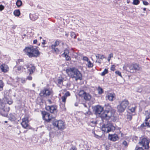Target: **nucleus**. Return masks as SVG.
Returning <instances> with one entry per match:
<instances>
[{
	"label": "nucleus",
	"mask_w": 150,
	"mask_h": 150,
	"mask_svg": "<svg viewBox=\"0 0 150 150\" xmlns=\"http://www.w3.org/2000/svg\"><path fill=\"white\" fill-rule=\"evenodd\" d=\"M38 48V47H26L23 50V51L30 57H37L40 54Z\"/></svg>",
	"instance_id": "obj_1"
},
{
	"label": "nucleus",
	"mask_w": 150,
	"mask_h": 150,
	"mask_svg": "<svg viewBox=\"0 0 150 150\" xmlns=\"http://www.w3.org/2000/svg\"><path fill=\"white\" fill-rule=\"evenodd\" d=\"M66 72L68 76L72 78H75L76 81L81 79V74L77 69L74 68H69L66 69Z\"/></svg>",
	"instance_id": "obj_2"
},
{
	"label": "nucleus",
	"mask_w": 150,
	"mask_h": 150,
	"mask_svg": "<svg viewBox=\"0 0 150 150\" xmlns=\"http://www.w3.org/2000/svg\"><path fill=\"white\" fill-rule=\"evenodd\" d=\"M129 104L128 100H125L122 101L117 106V111L119 112H122L125 110V109Z\"/></svg>",
	"instance_id": "obj_3"
},
{
	"label": "nucleus",
	"mask_w": 150,
	"mask_h": 150,
	"mask_svg": "<svg viewBox=\"0 0 150 150\" xmlns=\"http://www.w3.org/2000/svg\"><path fill=\"white\" fill-rule=\"evenodd\" d=\"M23 68L24 69H28V71L29 72V75L31 74L34 72L35 70V67L33 65L30 64L27 65H25L23 66H20L18 68V70L20 71L23 70Z\"/></svg>",
	"instance_id": "obj_4"
},
{
	"label": "nucleus",
	"mask_w": 150,
	"mask_h": 150,
	"mask_svg": "<svg viewBox=\"0 0 150 150\" xmlns=\"http://www.w3.org/2000/svg\"><path fill=\"white\" fill-rule=\"evenodd\" d=\"M115 129V127L110 122H108L106 125H104L102 127V131L106 133L113 131Z\"/></svg>",
	"instance_id": "obj_5"
},
{
	"label": "nucleus",
	"mask_w": 150,
	"mask_h": 150,
	"mask_svg": "<svg viewBox=\"0 0 150 150\" xmlns=\"http://www.w3.org/2000/svg\"><path fill=\"white\" fill-rule=\"evenodd\" d=\"M5 104L2 101L0 102V115L6 117L8 114V112L9 110V108H5Z\"/></svg>",
	"instance_id": "obj_6"
},
{
	"label": "nucleus",
	"mask_w": 150,
	"mask_h": 150,
	"mask_svg": "<svg viewBox=\"0 0 150 150\" xmlns=\"http://www.w3.org/2000/svg\"><path fill=\"white\" fill-rule=\"evenodd\" d=\"M149 141L146 138L142 137L140 138V141L139 142V144L144 147L145 149H148L149 147Z\"/></svg>",
	"instance_id": "obj_7"
},
{
	"label": "nucleus",
	"mask_w": 150,
	"mask_h": 150,
	"mask_svg": "<svg viewBox=\"0 0 150 150\" xmlns=\"http://www.w3.org/2000/svg\"><path fill=\"white\" fill-rule=\"evenodd\" d=\"M53 124L54 126L57 127L58 129L61 130L64 129V122L62 120H59L56 121L53 123Z\"/></svg>",
	"instance_id": "obj_8"
},
{
	"label": "nucleus",
	"mask_w": 150,
	"mask_h": 150,
	"mask_svg": "<svg viewBox=\"0 0 150 150\" xmlns=\"http://www.w3.org/2000/svg\"><path fill=\"white\" fill-rule=\"evenodd\" d=\"M145 115H146V117L145 119V125H144V126L150 127V113L149 114L148 111H146Z\"/></svg>",
	"instance_id": "obj_9"
},
{
	"label": "nucleus",
	"mask_w": 150,
	"mask_h": 150,
	"mask_svg": "<svg viewBox=\"0 0 150 150\" xmlns=\"http://www.w3.org/2000/svg\"><path fill=\"white\" fill-rule=\"evenodd\" d=\"M43 119L47 122H50L52 119L50 118V115L49 113L46 112H42Z\"/></svg>",
	"instance_id": "obj_10"
},
{
	"label": "nucleus",
	"mask_w": 150,
	"mask_h": 150,
	"mask_svg": "<svg viewBox=\"0 0 150 150\" xmlns=\"http://www.w3.org/2000/svg\"><path fill=\"white\" fill-rule=\"evenodd\" d=\"M50 93L51 92L50 90L47 89H45L41 91L40 95L41 97H45L49 96Z\"/></svg>",
	"instance_id": "obj_11"
},
{
	"label": "nucleus",
	"mask_w": 150,
	"mask_h": 150,
	"mask_svg": "<svg viewBox=\"0 0 150 150\" xmlns=\"http://www.w3.org/2000/svg\"><path fill=\"white\" fill-rule=\"evenodd\" d=\"M130 70H134L136 71L140 70L141 68L139 65L137 64H133L129 66Z\"/></svg>",
	"instance_id": "obj_12"
},
{
	"label": "nucleus",
	"mask_w": 150,
	"mask_h": 150,
	"mask_svg": "<svg viewBox=\"0 0 150 150\" xmlns=\"http://www.w3.org/2000/svg\"><path fill=\"white\" fill-rule=\"evenodd\" d=\"M46 109L47 111H50L51 113L55 114L57 112V108L55 106H48L46 107Z\"/></svg>",
	"instance_id": "obj_13"
},
{
	"label": "nucleus",
	"mask_w": 150,
	"mask_h": 150,
	"mask_svg": "<svg viewBox=\"0 0 150 150\" xmlns=\"http://www.w3.org/2000/svg\"><path fill=\"white\" fill-rule=\"evenodd\" d=\"M108 139L112 141L115 142L119 139L118 135L116 134H109Z\"/></svg>",
	"instance_id": "obj_14"
},
{
	"label": "nucleus",
	"mask_w": 150,
	"mask_h": 150,
	"mask_svg": "<svg viewBox=\"0 0 150 150\" xmlns=\"http://www.w3.org/2000/svg\"><path fill=\"white\" fill-rule=\"evenodd\" d=\"M103 108L100 106L98 105L96 106L95 109V114L98 116L103 111Z\"/></svg>",
	"instance_id": "obj_15"
},
{
	"label": "nucleus",
	"mask_w": 150,
	"mask_h": 150,
	"mask_svg": "<svg viewBox=\"0 0 150 150\" xmlns=\"http://www.w3.org/2000/svg\"><path fill=\"white\" fill-rule=\"evenodd\" d=\"M28 120L27 118H24L22 119V122L21 124L24 128L26 129L28 127Z\"/></svg>",
	"instance_id": "obj_16"
},
{
	"label": "nucleus",
	"mask_w": 150,
	"mask_h": 150,
	"mask_svg": "<svg viewBox=\"0 0 150 150\" xmlns=\"http://www.w3.org/2000/svg\"><path fill=\"white\" fill-rule=\"evenodd\" d=\"M115 95L114 93H109L108 94L106 98L110 101H112L115 99Z\"/></svg>",
	"instance_id": "obj_17"
},
{
	"label": "nucleus",
	"mask_w": 150,
	"mask_h": 150,
	"mask_svg": "<svg viewBox=\"0 0 150 150\" xmlns=\"http://www.w3.org/2000/svg\"><path fill=\"white\" fill-rule=\"evenodd\" d=\"M0 68L1 71L5 73L7 72L8 70V66L4 64H3L1 66Z\"/></svg>",
	"instance_id": "obj_18"
},
{
	"label": "nucleus",
	"mask_w": 150,
	"mask_h": 150,
	"mask_svg": "<svg viewBox=\"0 0 150 150\" xmlns=\"http://www.w3.org/2000/svg\"><path fill=\"white\" fill-rule=\"evenodd\" d=\"M147 88H145L144 90H143L141 87L138 88L137 90V91L139 93H141L142 94H144L146 93L149 92L147 90Z\"/></svg>",
	"instance_id": "obj_19"
},
{
	"label": "nucleus",
	"mask_w": 150,
	"mask_h": 150,
	"mask_svg": "<svg viewBox=\"0 0 150 150\" xmlns=\"http://www.w3.org/2000/svg\"><path fill=\"white\" fill-rule=\"evenodd\" d=\"M30 19L33 21H35L38 18V14L37 13L33 14H30Z\"/></svg>",
	"instance_id": "obj_20"
},
{
	"label": "nucleus",
	"mask_w": 150,
	"mask_h": 150,
	"mask_svg": "<svg viewBox=\"0 0 150 150\" xmlns=\"http://www.w3.org/2000/svg\"><path fill=\"white\" fill-rule=\"evenodd\" d=\"M99 116L102 119H105L107 120V117L106 111L105 110L104 111H103V112L101 113Z\"/></svg>",
	"instance_id": "obj_21"
},
{
	"label": "nucleus",
	"mask_w": 150,
	"mask_h": 150,
	"mask_svg": "<svg viewBox=\"0 0 150 150\" xmlns=\"http://www.w3.org/2000/svg\"><path fill=\"white\" fill-rule=\"evenodd\" d=\"M83 97L86 100H89L91 99V96L89 94L86 93Z\"/></svg>",
	"instance_id": "obj_22"
},
{
	"label": "nucleus",
	"mask_w": 150,
	"mask_h": 150,
	"mask_svg": "<svg viewBox=\"0 0 150 150\" xmlns=\"http://www.w3.org/2000/svg\"><path fill=\"white\" fill-rule=\"evenodd\" d=\"M104 108L105 109V111H107V110L110 111L111 108L110 106L108 103L105 104Z\"/></svg>",
	"instance_id": "obj_23"
},
{
	"label": "nucleus",
	"mask_w": 150,
	"mask_h": 150,
	"mask_svg": "<svg viewBox=\"0 0 150 150\" xmlns=\"http://www.w3.org/2000/svg\"><path fill=\"white\" fill-rule=\"evenodd\" d=\"M106 112L107 115V120H108L113 115L112 114L111 111L107 110Z\"/></svg>",
	"instance_id": "obj_24"
},
{
	"label": "nucleus",
	"mask_w": 150,
	"mask_h": 150,
	"mask_svg": "<svg viewBox=\"0 0 150 150\" xmlns=\"http://www.w3.org/2000/svg\"><path fill=\"white\" fill-rule=\"evenodd\" d=\"M13 14L16 16L18 17L20 15L21 13L19 10L17 9L15 10L13 12Z\"/></svg>",
	"instance_id": "obj_25"
},
{
	"label": "nucleus",
	"mask_w": 150,
	"mask_h": 150,
	"mask_svg": "<svg viewBox=\"0 0 150 150\" xmlns=\"http://www.w3.org/2000/svg\"><path fill=\"white\" fill-rule=\"evenodd\" d=\"M22 4V2L21 0H17L16 3V5L18 7L21 6Z\"/></svg>",
	"instance_id": "obj_26"
},
{
	"label": "nucleus",
	"mask_w": 150,
	"mask_h": 150,
	"mask_svg": "<svg viewBox=\"0 0 150 150\" xmlns=\"http://www.w3.org/2000/svg\"><path fill=\"white\" fill-rule=\"evenodd\" d=\"M97 91L99 94H101L103 92V89L99 86L98 87Z\"/></svg>",
	"instance_id": "obj_27"
},
{
	"label": "nucleus",
	"mask_w": 150,
	"mask_h": 150,
	"mask_svg": "<svg viewBox=\"0 0 150 150\" xmlns=\"http://www.w3.org/2000/svg\"><path fill=\"white\" fill-rule=\"evenodd\" d=\"M86 93L83 90H81L79 93V96L83 97Z\"/></svg>",
	"instance_id": "obj_28"
},
{
	"label": "nucleus",
	"mask_w": 150,
	"mask_h": 150,
	"mask_svg": "<svg viewBox=\"0 0 150 150\" xmlns=\"http://www.w3.org/2000/svg\"><path fill=\"white\" fill-rule=\"evenodd\" d=\"M69 51L68 49H65L64 50V53L62 54V56H64V55H69Z\"/></svg>",
	"instance_id": "obj_29"
},
{
	"label": "nucleus",
	"mask_w": 150,
	"mask_h": 150,
	"mask_svg": "<svg viewBox=\"0 0 150 150\" xmlns=\"http://www.w3.org/2000/svg\"><path fill=\"white\" fill-rule=\"evenodd\" d=\"M64 79L62 78L59 79H58V83L59 84H62L63 83V81Z\"/></svg>",
	"instance_id": "obj_30"
},
{
	"label": "nucleus",
	"mask_w": 150,
	"mask_h": 150,
	"mask_svg": "<svg viewBox=\"0 0 150 150\" xmlns=\"http://www.w3.org/2000/svg\"><path fill=\"white\" fill-rule=\"evenodd\" d=\"M63 57L65 58V59L67 61H70L71 60V58L69 56V55H64V56Z\"/></svg>",
	"instance_id": "obj_31"
},
{
	"label": "nucleus",
	"mask_w": 150,
	"mask_h": 150,
	"mask_svg": "<svg viewBox=\"0 0 150 150\" xmlns=\"http://www.w3.org/2000/svg\"><path fill=\"white\" fill-rule=\"evenodd\" d=\"M87 62L88 63V68L92 67H93V64L89 60Z\"/></svg>",
	"instance_id": "obj_32"
},
{
	"label": "nucleus",
	"mask_w": 150,
	"mask_h": 150,
	"mask_svg": "<svg viewBox=\"0 0 150 150\" xmlns=\"http://www.w3.org/2000/svg\"><path fill=\"white\" fill-rule=\"evenodd\" d=\"M108 72V70L106 69H105L104 71L101 73V75L102 76L105 75V74H107Z\"/></svg>",
	"instance_id": "obj_33"
},
{
	"label": "nucleus",
	"mask_w": 150,
	"mask_h": 150,
	"mask_svg": "<svg viewBox=\"0 0 150 150\" xmlns=\"http://www.w3.org/2000/svg\"><path fill=\"white\" fill-rule=\"evenodd\" d=\"M139 0H133V4L134 5H137L139 3Z\"/></svg>",
	"instance_id": "obj_34"
},
{
	"label": "nucleus",
	"mask_w": 150,
	"mask_h": 150,
	"mask_svg": "<svg viewBox=\"0 0 150 150\" xmlns=\"http://www.w3.org/2000/svg\"><path fill=\"white\" fill-rule=\"evenodd\" d=\"M71 38H76V35L75 33L73 32H71Z\"/></svg>",
	"instance_id": "obj_35"
},
{
	"label": "nucleus",
	"mask_w": 150,
	"mask_h": 150,
	"mask_svg": "<svg viewBox=\"0 0 150 150\" xmlns=\"http://www.w3.org/2000/svg\"><path fill=\"white\" fill-rule=\"evenodd\" d=\"M61 98L62 99V102L65 103L66 101L67 97L64 96L62 97Z\"/></svg>",
	"instance_id": "obj_36"
},
{
	"label": "nucleus",
	"mask_w": 150,
	"mask_h": 150,
	"mask_svg": "<svg viewBox=\"0 0 150 150\" xmlns=\"http://www.w3.org/2000/svg\"><path fill=\"white\" fill-rule=\"evenodd\" d=\"M59 41L58 40H56L55 42L54 43V44H52L54 46H55L56 47L58 46V45H59Z\"/></svg>",
	"instance_id": "obj_37"
},
{
	"label": "nucleus",
	"mask_w": 150,
	"mask_h": 150,
	"mask_svg": "<svg viewBox=\"0 0 150 150\" xmlns=\"http://www.w3.org/2000/svg\"><path fill=\"white\" fill-rule=\"evenodd\" d=\"M134 150H144L141 147H139L138 146H136Z\"/></svg>",
	"instance_id": "obj_38"
},
{
	"label": "nucleus",
	"mask_w": 150,
	"mask_h": 150,
	"mask_svg": "<svg viewBox=\"0 0 150 150\" xmlns=\"http://www.w3.org/2000/svg\"><path fill=\"white\" fill-rule=\"evenodd\" d=\"M122 144L125 147H127L128 145L127 143L125 141H124L123 142Z\"/></svg>",
	"instance_id": "obj_39"
},
{
	"label": "nucleus",
	"mask_w": 150,
	"mask_h": 150,
	"mask_svg": "<svg viewBox=\"0 0 150 150\" xmlns=\"http://www.w3.org/2000/svg\"><path fill=\"white\" fill-rule=\"evenodd\" d=\"M21 79V82L22 83H24L25 82L26 80V79L23 78H21L20 79Z\"/></svg>",
	"instance_id": "obj_40"
},
{
	"label": "nucleus",
	"mask_w": 150,
	"mask_h": 150,
	"mask_svg": "<svg viewBox=\"0 0 150 150\" xmlns=\"http://www.w3.org/2000/svg\"><path fill=\"white\" fill-rule=\"evenodd\" d=\"M53 52H54L57 54L59 52V50L57 48H56L54 49L53 50Z\"/></svg>",
	"instance_id": "obj_41"
},
{
	"label": "nucleus",
	"mask_w": 150,
	"mask_h": 150,
	"mask_svg": "<svg viewBox=\"0 0 150 150\" xmlns=\"http://www.w3.org/2000/svg\"><path fill=\"white\" fill-rule=\"evenodd\" d=\"M70 96V94L69 92H66L64 95V96H65L67 98V97L68 96Z\"/></svg>",
	"instance_id": "obj_42"
},
{
	"label": "nucleus",
	"mask_w": 150,
	"mask_h": 150,
	"mask_svg": "<svg viewBox=\"0 0 150 150\" xmlns=\"http://www.w3.org/2000/svg\"><path fill=\"white\" fill-rule=\"evenodd\" d=\"M83 60L85 61H86L87 62L88 61V60H89L88 58L86 56L83 57Z\"/></svg>",
	"instance_id": "obj_43"
},
{
	"label": "nucleus",
	"mask_w": 150,
	"mask_h": 150,
	"mask_svg": "<svg viewBox=\"0 0 150 150\" xmlns=\"http://www.w3.org/2000/svg\"><path fill=\"white\" fill-rule=\"evenodd\" d=\"M7 103L9 105L13 103V101L11 99L10 100H7Z\"/></svg>",
	"instance_id": "obj_44"
},
{
	"label": "nucleus",
	"mask_w": 150,
	"mask_h": 150,
	"mask_svg": "<svg viewBox=\"0 0 150 150\" xmlns=\"http://www.w3.org/2000/svg\"><path fill=\"white\" fill-rule=\"evenodd\" d=\"M32 78L31 76H28L26 78V80H31L32 79Z\"/></svg>",
	"instance_id": "obj_45"
},
{
	"label": "nucleus",
	"mask_w": 150,
	"mask_h": 150,
	"mask_svg": "<svg viewBox=\"0 0 150 150\" xmlns=\"http://www.w3.org/2000/svg\"><path fill=\"white\" fill-rule=\"evenodd\" d=\"M115 73L116 74H118L119 76H120L122 77V76H121V73L119 71H116L115 72Z\"/></svg>",
	"instance_id": "obj_46"
},
{
	"label": "nucleus",
	"mask_w": 150,
	"mask_h": 150,
	"mask_svg": "<svg viewBox=\"0 0 150 150\" xmlns=\"http://www.w3.org/2000/svg\"><path fill=\"white\" fill-rule=\"evenodd\" d=\"M127 118L129 120H131L132 118V116L131 115H127Z\"/></svg>",
	"instance_id": "obj_47"
},
{
	"label": "nucleus",
	"mask_w": 150,
	"mask_h": 150,
	"mask_svg": "<svg viewBox=\"0 0 150 150\" xmlns=\"http://www.w3.org/2000/svg\"><path fill=\"white\" fill-rule=\"evenodd\" d=\"M3 86V84L2 81L0 80V88H2Z\"/></svg>",
	"instance_id": "obj_48"
},
{
	"label": "nucleus",
	"mask_w": 150,
	"mask_h": 150,
	"mask_svg": "<svg viewBox=\"0 0 150 150\" xmlns=\"http://www.w3.org/2000/svg\"><path fill=\"white\" fill-rule=\"evenodd\" d=\"M111 70L114 71L115 70V66L114 65H112L111 67Z\"/></svg>",
	"instance_id": "obj_49"
},
{
	"label": "nucleus",
	"mask_w": 150,
	"mask_h": 150,
	"mask_svg": "<svg viewBox=\"0 0 150 150\" xmlns=\"http://www.w3.org/2000/svg\"><path fill=\"white\" fill-rule=\"evenodd\" d=\"M143 3L145 5H147L149 4L146 1H143Z\"/></svg>",
	"instance_id": "obj_50"
},
{
	"label": "nucleus",
	"mask_w": 150,
	"mask_h": 150,
	"mask_svg": "<svg viewBox=\"0 0 150 150\" xmlns=\"http://www.w3.org/2000/svg\"><path fill=\"white\" fill-rule=\"evenodd\" d=\"M4 8V6L2 5H0V11L3 10Z\"/></svg>",
	"instance_id": "obj_51"
},
{
	"label": "nucleus",
	"mask_w": 150,
	"mask_h": 150,
	"mask_svg": "<svg viewBox=\"0 0 150 150\" xmlns=\"http://www.w3.org/2000/svg\"><path fill=\"white\" fill-rule=\"evenodd\" d=\"M113 57V54L112 53H111L109 55L108 58H111Z\"/></svg>",
	"instance_id": "obj_52"
},
{
	"label": "nucleus",
	"mask_w": 150,
	"mask_h": 150,
	"mask_svg": "<svg viewBox=\"0 0 150 150\" xmlns=\"http://www.w3.org/2000/svg\"><path fill=\"white\" fill-rule=\"evenodd\" d=\"M101 57H100V59H103V58H105V57L103 55H101L100 56Z\"/></svg>",
	"instance_id": "obj_53"
},
{
	"label": "nucleus",
	"mask_w": 150,
	"mask_h": 150,
	"mask_svg": "<svg viewBox=\"0 0 150 150\" xmlns=\"http://www.w3.org/2000/svg\"><path fill=\"white\" fill-rule=\"evenodd\" d=\"M135 108H132L131 109H130V110L132 112H133L135 110Z\"/></svg>",
	"instance_id": "obj_54"
},
{
	"label": "nucleus",
	"mask_w": 150,
	"mask_h": 150,
	"mask_svg": "<svg viewBox=\"0 0 150 150\" xmlns=\"http://www.w3.org/2000/svg\"><path fill=\"white\" fill-rule=\"evenodd\" d=\"M101 56V55L100 54H97L96 55V58H100V57Z\"/></svg>",
	"instance_id": "obj_55"
},
{
	"label": "nucleus",
	"mask_w": 150,
	"mask_h": 150,
	"mask_svg": "<svg viewBox=\"0 0 150 150\" xmlns=\"http://www.w3.org/2000/svg\"><path fill=\"white\" fill-rule=\"evenodd\" d=\"M55 47H56L55 46H54V45H51V48H52V49L53 50H54L56 48Z\"/></svg>",
	"instance_id": "obj_56"
},
{
	"label": "nucleus",
	"mask_w": 150,
	"mask_h": 150,
	"mask_svg": "<svg viewBox=\"0 0 150 150\" xmlns=\"http://www.w3.org/2000/svg\"><path fill=\"white\" fill-rule=\"evenodd\" d=\"M37 42V40H33V43L34 44H35Z\"/></svg>",
	"instance_id": "obj_57"
},
{
	"label": "nucleus",
	"mask_w": 150,
	"mask_h": 150,
	"mask_svg": "<svg viewBox=\"0 0 150 150\" xmlns=\"http://www.w3.org/2000/svg\"><path fill=\"white\" fill-rule=\"evenodd\" d=\"M94 136L97 138H98V137H99L98 135H96L95 133H94Z\"/></svg>",
	"instance_id": "obj_58"
},
{
	"label": "nucleus",
	"mask_w": 150,
	"mask_h": 150,
	"mask_svg": "<svg viewBox=\"0 0 150 150\" xmlns=\"http://www.w3.org/2000/svg\"><path fill=\"white\" fill-rule=\"evenodd\" d=\"M70 150H77L75 147H72Z\"/></svg>",
	"instance_id": "obj_59"
},
{
	"label": "nucleus",
	"mask_w": 150,
	"mask_h": 150,
	"mask_svg": "<svg viewBox=\"0 0 150 150\" xmlns=\"http://www.w3.org/2000/svg\"><path fill=\"white\" fill-rule=\"evenodd\" d=\"M45 40H43V42H42V44H43V45L45 44Z\"/></svg>",
	"instance_id": "obj_60"
},
{
	"label": "nucleus",
	"mask_w": 150,
	"mask_h": 150,
	"mask_svg": "<svg viewBox=\"0 0 150 150\" xmlns=\"http://www.w3.org/2000/svg\"><path fill=\"white\" fill-rule=\"evenodd\" d=\"M16 26H15V25H13V26H12V28L13 29H15L16 28Z\"/></svg>",
	"instance_id": "obj_61"
},
{
	"label": "nucleus",
	"mask_w": 150,
	"mask_h": 150,
	"mask_svg": "<svg viewBox=\"0 0 150 150\" xmlns=\"http://www.w3.org/2000/svg\"><path fill=\"white\" fill-rule=\"evenodd\" d=\"M75 106H78V103H75Z\"/></svg>",
	"instance_id": "obj_62"
},
{
	"label": "nucleus",
	"mask_w": 150,
	"mask_h": 150,
	"mask_svg": "<svg viewBox=\"0 0 150 150\" xmlns=\"http://www.w3.org/2000/svg\"><path fill=\"white\" fill-rule=\"evenodd\" d=\"M96 62H98L100 64L101 63V62L99 60L98 61H97V60H96Z\"/></svg>",
	"instance_id": "obj_63"
},
{
	"label": "nucleus",
	"mask_w": 150,
	"mask_h": 150,
	"mask_svg": "<svg viewBox=\"0 0 150 150\" xmlns=\"http://www.w3.org/2000/svg\"><path fill=\"white\" fill-rule=\"evenodd\" d=\"M88 111L86 112V114H89V113H90L89 112H88Z\"/></svg>",
	"instance_id": "obj_64"
}]
</instances>
